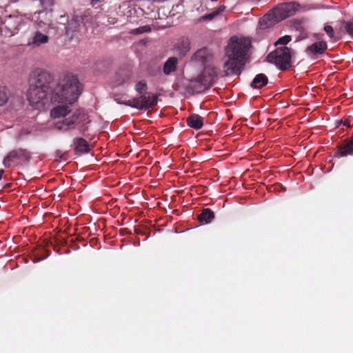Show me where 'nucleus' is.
<instances>
[{"label":"nucleus","instance_id":"1","mask_svg":"<svg viewBox=\"0 0 353 353\" xmlns=\"http://www.w3.org/2000/svg\"><path fill=\"white\" fill-rule=\"evenodd\" d=\"M81 92L80 83L77 76L66 74L60 77L50 95L51 102L60 105L51 110V117L54 119L65 117L70 112L69 105L77 100Z\"/></svg>","mask_w":353,"mask_h":353},{"label":"nucleus","instance_id":"2","mask_svg":"<svg viewBox=\"0 0 353 353\" xmlns=\"http://www.w3.org/2000/svg\"><path fill=\"white\" fill-rule=\"evenodd\" d=\"M29 88L27 98L32 105H44L48 96L55 88L54 75L50 72L40 68L32 71L28 79Z\"/></svg>","mask_w":353,"mask_h":353},{"label":"nucleus","instance_id":"3","mask_svg":"<svg viewBox=\"0 0 353 353\" xmlns=\"http://www.w3.org/2000/svg\"><path fill=\"white\" fill-rule=\"evenodd\" d=\"M250 47L251 41L249 39H239L236 37L230 38L225 48L226 60L223 65L226 75L240 73L241 69L245 63Z\"/></svg>","mask_w":353,"mask_h":353},{"label":"nucleus","instance_id":"4","mask_svg":"<svg viewBox=\"0 0 353 353\" xmlns=\"http://www.w3.org/2000/svg\"><path fill=\"white\" fill-rule=\"evenodd\" d=\"M146 89L147 84L145 81H141L138 82L135 85V90L141 96L139 97L133 98L123 103L138 110H146L153 108L157 104V96L150 93H149L148 95H145Z\"/></svg>","mask_w":353,"mask_h":353},{"label":"nucleus","instance_id":"5","mask_svg":"<svg viewBox=\"0 0 353 353\" xmlns=\"http://www.w3.org/2000/svg\"><path fill=\"white\" fill-rule=\"evenodd\" d=\"M216 77L214 68L205 66L201 74L196 79L191 81V87L194 92H201L212 85Z\"/></svg>","mask_w":353,"mask_h":353},{"label":"nucleus","instance_id":"6","mask_svg":"<svg viewBox=\"0 0 353 353\" xmlns=\"http://www.w3.org/2000/svg\"><path fill=\"white\" fill-rule=\"evenodd\" d=\"M267 61L275 64L280 70H285L291 66V52L288 47L277 48L266 57Z\"/></svg>","mask_w":353,"mask_h":353},{"label":"nucleus","instance_id":"7","mask_svg":"<svg viewBox=\"0 0 353 353\" xmlns=\"http://www.w3.org/2000/svg\"><path fill=\"white\" fill-rule=\"evenodd\" d=\"M31 158L30 153L26 149L18 148L10 151L3 160L6 168L18 165L22 162H28Z\"/></svg>","mask_w":353,"mask_h":353},{"label":"nucleus","instance_id":"8","mask_svg":"<svg viewBox=\"0 0 353 353\" xmlns=\"http://www.w3.org/2000/svg\"><path fill=\"white\" fill-rule=\"evenodd\" d=\"M87 21L88 19L86 16H75V17L71 20L66 27V34L68 36L70 35L71 37H73L76 35L74 32L86 33Z\"/></svg>","mask_w":353,"mask_h":353},{"label":"nucleus","instance_id":"9","mask_svg":"<svg viewBox=\"0 0 353 353\" xmlns=\"http://www.w3.org/2000/svg\"><path fill=\"white\" fill-rule=\"evenodd\" d=\"M299 5L295 3H284L278 5L273 10L274 14L279 22L294 15L298 10Z\"/></svg>","mask_w":353,"mask_h":353},{"label":"nucleus","instance_id":"10","mask_svg":"<svg viewBox=\"0 0 353 353\" xmlns=\"http://www.w3.org/2000/svg\"><path fill=\"white\" fill-rule=\"evenodd\" d=\"M327 48L325 41H317L307 46L305 50L307 54L313 58H317L319 55L323 54Z\"/></svg>","mask_w":353,"mask_h":353},{"label":"nucleus","instance_id":"11","mask_svg":"<svg viewBox=\"0 0 353 353\" xmlns=\"http://www.w3.org/2000/svg\"><path fill=\"white\" fill-rule=\"evenodd\" d=\"M212 59V54L206 48L198 50L192 57V61L205 65Z\"/></svg>","mask_w":353,"mask_h":353},{"label":"nucleus","instance_id":"12","mask_svg":"<svg viewBox=\"0 0 353 353\" xmlns=\"http://www.w3.org/2000/svg\"><path fill=\"white\" fill-rule=\"evenodd\" d=\"M81 116V113L78 110L77 112H74L72 117L57 123L56 126L60 130H68V129L72 128L74 124L79 122Z\"/></svg>","mask_w":353,"mask_h":353},{"label":"nucleus","instance_id":"13","mask_svg":"<svg viewBox=\"0 0 353 353\" xmlns=\"http://www.w3.org/2000/svg\"><path fill=\"white\" fill-rule=\"evenodd\" d=\"M279 22L275 17L273 11L265 14L259 21V25L261 29L269 28Z\"/></svg>","mask_w":353,"mask_h":353},{"label":"nucleus","instance_id":"14","mask_svg":"<svg viewBox=\"0 0 353 353\" xmlns=\"http://www.w3.org/2000/svg\"><path fill=\"white\" fill-rule=\"evenodd\" d=\"M353 154V136L350 141L338 147L334 156L336 157H346Z\"/></svg>","mask_w":353,"mask_h":353},{"label":"nucleus","instance_id":"15","mask_svg":"<svg viewBox=\"0 0 353 353\" xmlns=\"http://www.w3.org/2000/svg\"><path fill=\"white\" fill-rule=\"evenodd\" d=\"M203 118L199 114H192L186 119L187 125L195 130L201 129L203 125Z\"/></svg>","mask_w":353,"mask_h":353},{"label":"nucleus","instance_id":"16","mask_svg":"<svg viewBox=\"0 0 353 353\" xmlns=\"http://www.w3.org/2000/svg\"><path fill=\"white\" fill-rule=\"evenodd\" d=\"M178 59L176 57H170L163 65V73L166 75H168L172 72H174L176 69Z\"/></svg>","mask_w":353,"mask_h":353},{"label":"nucleus","instance_id":"17","mask_svg":"<svg viewBox=\"0 0 353 353\" xmlns=\"http://www.w3.org/2000/svg\"><path fill=\"white\" fill-rule=\"evenodd\" d=\"M268 83V79L264 74H259L254 78L251 86L253 88L260 89L266 85Z\"/></svg>","mask_w":353,"mask_h":353},{"label":"nucleus","instance_id":"18","mask_svg":"<svg viewBox=\"0 0 353 353\" xmlns=\"http://www.w3.org/2000/svg\"><path fill=\"white\" fill-rule=\"evenodd\" d=\"M214 219V213L210 208H204L201 214L198 216V219L200 222H205V223H210Z\"/></svg>","mask_w":353,"mask_h":353},{"label":"nucleus","instance_id":"19","mask_svg":"<svg viewBox=\"0 0 353 353\" xmlns=\"http://www.w3.org/2000/svg\"><path fill=\"white\" fill-rule=\"evenodd\" d=\"M49 40L47 35L42 34L40 32H37L32 37V41L29 43L30 45L39 46L41 44L46 43Z\"/></svg>","mask_w":353,"mask_h":353},{"label":"nucleus","instance_id":"20","mask_svg":"<svg viewBox=\"0 0 353 353\" xmlns=\"http://www.w3.org/2000/svg\"><path fill=\"white\" fill-rule=\"evenodd\" d=\"M224 10H225V6H220L219 8H217L216 10H214L211 13L206 14L201 17L198 19V22H203V21H212L216 16L220 14Z\"/></svg>","mask_w":353,"mask_h":353},{"label":"nucleus","instance_id":"21","mask_svg":"<svg viewBox=\"0 0 353 353\" xmlns=\"http://www.w3.org/2000/svg\"><path fill=\"white\" fill-rule=\"evenodd\" d=\"M75 151L79 154L88 152V144L84 139L79 138L75 142Z\"/></svg>","mask_w":353,"mask_h":353},{"label":"nucleus","instance_id":"22","mask_svg":"<svg viewBox=\"0 0 353 353\" xmlns=\"http://www.w3.org/2000/svg\"><path fill=\"white\" fill-rule=\"evenodd\" d=\"M10 91L6 87L0 88V106L5 105L9 99Z\"/></svg>","mask_w":353,"mask_h":353},{"label":"nucleus","instance_id":"23","mask_svg":"<svg viewBox=\"0 0 353 353\" xmlns=\"http://www.w3.org/2000/svg\"><path fill=\"white\" fill-rule=\"evenodd\" d=\"M87 245L86 240L82 236H77L76 241L73 243L72 248L74 250H79L81 247L85 248Z\"/></svg>","mask_w":353,"mask_h":353},{"label":"nucleus","instance_id":"24","mask_svg":"<svg viewBox=\"0 0 353 353\" xmlns=\"http://www.w3.org/2000/svg\"><path fill=\"white\" fill-rule=\"evenodd\" d=\"M324 30L330 39L334 41H337L339 39L340 37L334 34V29L331 26H325L324 27Z\"/></svg>","mask_w":353,"mask_h":353},{"label":"nucleus","instance_id":"25","mask_svg":"<svg viewBox=\"0 0 353 353\" xmlns=\"http://www.w3.org/2000/svg\"><path fill=\"white\" fill-rule=\"evenodd\" d=\"M343 24L346 32L353 39V21H344Z\"/></svg>","mask_w":353,"mask_h":353},{"label":"nucleus","instance_id":"26","mask_svg":"<svg viewBox=\"0 0 353 353\" xmlns=\"http://www.w3.org/2000/svg\"><path fill=\"white\" fill-rule=\"evenodd\" d=\"M291 41V37L289 35H285L283 37H280L277 41L275 43V45H286Z\"/></svg>","mask_w":353,"mask_h":353},{"label":"nucleus","instance_id":"27","mask_svg":"<svg viewBox=\"0 0 353 353\" xmlns=\"http://www.w3.org/2000/svg\"><path fill=\"white\" fill-rule=\"evenodd\" d=\"M41 6L46 10L50 8L51 10V7L54 5V0H39Z\"/></svg>","mask_w":353,"mask_h":353},{"label":"nucleus","instance_id":"28","mask_svg":"<svg viewBox=\"0 0 353 353\" xmlns=\"http://www.w3.org/2000/svg\"><path fill=\"white\" fill-rule=\"evenodd\" d=\"M151 30V28L148 26H144L139 27L135 30H133V32L135 34H141L143 32H148Z\"/></svg>","mask_w":353,"mask_h":353},{"label":"nucleus","instance_id":"29","mask_svg":"<svg viewBox=\"0 0 353 353\" xmlns=\"http://www.w3.org/2000/svg\"><path fill=\"white\" fill-rule=\"evenodd\" d=\"M41 14H45V13L43 12L40 11L37 13L35 12L34 16L35 21L37 22V24L40 28H41L43 26V24H45V23L43 21H39V16H40Z\"/></svg>","mask_w":353,"mask_h":353},{"label":"nucleus","instance_id":"30","mask_svg":"<svg viewBox=\"0 0 353 353\" xmlns=\"http://www.w3.org/2000/svg\"><path fill=\"white\" fill-rule=\"evenodd\" d=\"M56 157L60 160V161H66L67 160V154L66 153H62L61 151H57L56 152Z\"/></svg>","mask_w":353,"mask_h":353},{"label":"nucleus","instance_id":"31","mask_svg":"<svg viewBox=\"0 0 353 353\" xmlns=\"http://www.w3.org/2000/svg\"><path fill=\"white\" fill-rule=\"evenodd\" d=\"M97 243H98V240L96 237L90 239V246L97 245Z\"/></svg>","mask_w":353,"mask_h":353},{"label":"nucleus","instance_id":"32","mask_svg":"<svg viewBox=\"0 0 353 353\" xmlns=\"http://www.w3.org/2000/svg\"><path fill=\"white\" fill-rule=\"evenodd\" d=\"M103 0H90V4L92 5V6H95L99 2H102Z\"/></svg>","mask_w":353,"mask_h":353},{"label":"nucleus","instance_id":"33","mask_svg":"<svg viewBox=\"0 0 353 353\" xmlns=\"http://www.w3.org/2000/svg\"><path fill=\"white\" fill-rule=\"evenodd\" d=\"M341 123H342L343 124V125H345V126H347V127L351 126L350 121L347 119L345 120L344 121H341Z\"/></svg>","mask_w":353,"mask_h":353},{"label":"nucleus","instance_id":"34","mask_svg":"<svg viewBox=\"0 0 353 353\" xmlns=\"http://www.w3.org/2000/svg\"><path fill=\"white\" fill-rule=\"evenodd\" d=\"M3 173H4L3 170H1H1H0V181H1V179H2V176H3Z\"/></svg>","mask_w":353,"mask_h":353},{"label":"nucleus","instance_id":"35","mask_svg":"<svg viewBox=\"0 0 353 353\" xmlns=\"http://www.w3.org/2000/svg\"><path fill=\"white\" fill-rule=\"evenodd\" d=\"M98 161V159H97V158H94V160H92V159H91L90 158V162L93 163V162H95V161Z\"/></svg>","mask_w":353,"mask_h":353},{"label":"nucleus","instance_id":"36","mask_svg":"<svg viewBox=\"0 0 353 353\" xmlns=\"http://www.w3.org/2000/svg\"><path fill=\"white\" fill-rule=\"evenodd\" d=\"M93 139H90V145L92 143V141Z\"/></svg>","mask_w":353,"mask_h":353}]
</instances>
